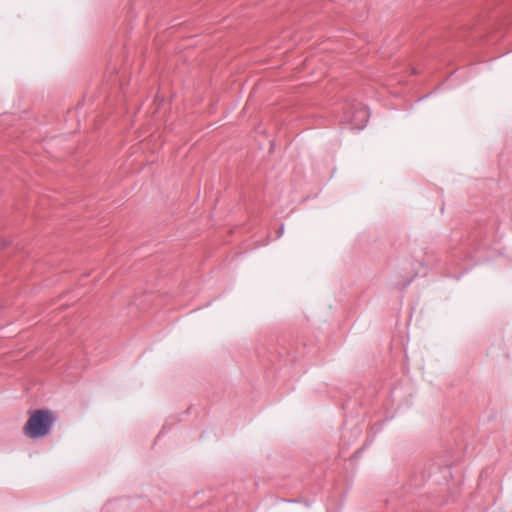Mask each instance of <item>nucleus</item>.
<instances>
[{
  "label": "nucleus",
  "instance_id": "nucleus-1",
  "mask_svg": "<svg viewBox=\"0 0 512 512\" xmlns=\"http://www.w3.org/2000/svg\"><path fill=\"white\" fill-rule=\"evenodd\" d=\"M54 422L55 417L50 410H35L30 413L23 432L31 439L43 438L50 433Z\"/></svg>",
  "mask_w": 512,
  "mask_h": 512
}]
</instances>
